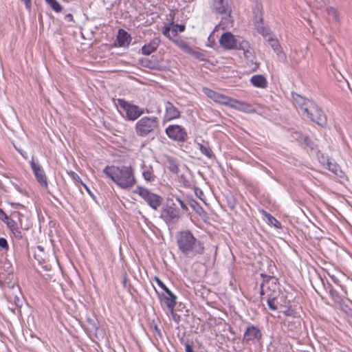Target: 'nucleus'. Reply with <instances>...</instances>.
<instances>
[{
	"label": "nucleus",
	"mask_w": 352,
	"mask_h": 352,
	"mask_svg": "<svg viewBox=\"0 0 352 352\" xmlns=\"http://www.w3.org/2000/svg\"><path fill=\"white\" fill-rule=\"evenodd\" d=\"M176 242L179 251L188 258L192 259L204 254L205 252L204 243L197 239L189 230L178 232Z\"/></svg>",
	"instance_id": "1"
},
{
	"label": "nucleus",
	"mask_w": 352,
	"mask_h": 352,
	"mask_svg": "<svg viewBox=\"0 0 352 352\" xmlns=\"http://www.w3.org/2000/svg\"><path fill=\"white\" fill-rule=\"evenodd\" d=\"M102 172L122 189L131 188L136 183L134 170L131 166H107Z\"/></svg>",
	"instance_id": "2"
},
{
	"label": "nucleus",
	"mask_w": 352,
	"mask_h": 352,
	"mask_svg": "<svg viewBox=\"0 0 352 352\" xmlns=\"http://www.w3.org/2000/svg\"><path fill=\"white\" fill-rule=\"evenodd\" d=\"M159 127V119L155 116H144L135 125L136 134L140 137H146Z\"/></svg>",
	"instance_id": "3"
},
{
	"label": "nucleus",
	"mask_w": 352,
	"mask_h": 352,
	"mask_svg": "<svg viewBox=\"0 0 352 352\" xmlns=\"http://www.w3.org/2000/svg\"><path fill=\"white\" fill-rule=\"evenodd\" d=\"M303 114L321 127L326 126L327 124V118L325 113L316 102H309Z\"/></svg>",
	"instance_id": "4"
},
{
	"label": "nucleus",
	"mask_w": 352,
	"mask_h": 352,
	"mask_svg": "<svg viewBox=\"0 0 352 352\" xmlns=\"http://www.w3.org/2000/svg\"><path fill=\"white\" fill-rule=\"evenodd\" d=\"M134 192L139 195L155 210H157L162 205L164 198L159 195L151 192L147 188L138 186Z\"/></svg>",
	"instance_id": "5"
},
{
	"label": "nucleus",
	"mask_w": 352,
	"mask_h": 352,
	"mask_svg": "<svg viewBox=\"0 0 352 352\" xmlns=\"http://www.w3.org/2000/svg\"><path fill=\"white\" fill-rule=\"evenodd\" d=\"M160 217L167 225L176 223L180 217L179 210L172 200H168L167 203L162 206Z\"/></svg>",
	"instance_id": "6"
},
{
	"label": "nucleus",
	"mask_w": 352,
	"mask_h": 352,
	"mask_svg": "<svg viewBox=\"0 0 352 352\" xmlns=\"http://www.w3.org/2000/svg\"><path fill=\"white\" fill-rule=\"evenodd\" d=\"M155 280L158 286L164 290V293L161 294H158L160 302L164 303L168 309L173 313L174 308L177 303V296L171 292V291L158 277L155 276Z\"/></svg>",
	"instance_id": "7"
},
{
	"label": "nucleus",
	"mask_w": 352,
	"mask_h": 352,
	"mask_svg": "<svg viewBox=\"0 0 352 352\" xmlns=\"http://www.w3.org/2000/svg\"><path fill=\"white\" fill-rule=\"evenodd\" d=\"M118 103L125 112V118L128 120L134 121L144 113V109L140 108L138 105L131 104L124 99L118 98Z\"/></svg>",
	"instance_id": "8"
},
{
	"label": "nucleus",
	"mask_w": 352,
	"mask_h": 352,
	"mask_svg": "<svg viewBox=\"0 0 352 352\" xmlns=\"http://www.w3.org/2000/svg\"><path fill=\"white\" fill-rule=\"evenodd\" d=\"M165 132L167 136L174 141L184 142L188 139V133L186 129L178 124L169 125L165 129Z\"/></svg>",
	"instance_id": "9"
},
{
	"label": "nucleus",
	"mask_w": 352,
	"mask_h": 352,
	"mask_svg": "<svg viewBox=\"0 0 352 352\" xmlns=\"http://www.w3.org/2000/svg\"><path fill=\"white\" fill-rule=\"evenodd\" d=\"M262 336L260 329L257 326L250 324L243 333V342L246 344H256L260 342Z\"/></svg>",
	"instance_id": "10"
},
{
	"label": "nucleus",
	"mask_w": 352,
	"mask_h": 352,
	"mask_svg": "<svg viewBox=\"0 0 352 352\" xmlns=\"http://www.w3.org/2000/svg\"><path fill=\"white\" fill-rule=\"evenodd\" d=\"M210 7L212 10L218 14L230 16L232 11L228 0H211Z\"/></svg>",
	"instance_id": "11"
},
{
	"label": "nucleus",
	"mask_w": 352,
	"mask_h": 352,
	"mask_svg": "<svg viewBox=\"0 0 352 352\" xmlns=\"http://www.w3.org/2000/svg\"><path fill=\"white\" fill-rule=\"evenodd\" d=\"M30 166L36 181L43 187L47 188L48 185L47 177L41 166L36 163L34 159L30 162Z\"/></svg>",
	"instance_id": "12"
},
{
	"label": "nucleus",
	"mask_w": 352,
	"mask_h": 352,
	"mask_svg": "<svg viewBox=\"0 0 352 352\" xmlns=\"http://www.w3.org/2000/svg\"><path fill=\"white\" fill-rule=\"evenodd\" d=\"M238 39L230 32L223 33L220 39L219 43L222 47L226 50H232L236 47V43Z\"/></svg>",
	"instance_id": "13"
},
{
	"label": "nucleus",
	"mask_w": 352,
	"mask_h": 352,
	"mask_svg": "<svg viewBox=\"0 0 352 352\" xmlns=\"http://www.w3.org/2000/svg\"><path fill=\"white\" fill-rule=\"evenodd\" d=\"M263 277V283H265V289L269 293L276 294L278 289V279L274 276H268L264 274H261Z\"/></svg>",
	"instance_id": "14"
},
{
	"label": "nucleus",
	"mask_w": 352,
	"mask_h": 352,
	"mask_svg": "<svg viewBox=\"0 0 352 352\" xmlns=\"http://www.w3.org/2000/svg\"><path fill=\"white\" fill-rule=\"evenodd\" d=\"M319 279L322 285L324 290L329 294L332 300L336 304H340L342 299L339 293L333 289V286L328 281L325 283L321 277H319Z\"/></svg>",
	"instance_id": "15"
},
{
	"label": "nucleus",
	"mask_w": 352,
	"mask_h": 352,
	"mask_svg": "<svg viewBox=\"0 0 352 352\" xmlns=\"http://www.w3.org/2000/svg\"><path fill=\"white\" fill-rule=\"evenodd\" d=\"M165 118L168 121L179 118L181 116L179 109L169 101L165 102Z\"/></svg>",
	"instance_id": "16"
},
{
	"label": "nucleus",
	"mask_w": 352,
	"mask_h": 352,
	"mask_svg": "<svg viewBox=\"0 0 352 352\" xmlns=\"http://www.w3.org/2000/svg\"><path fill=\"white\" fill-rule=\"evenodd\" d=\"M3 222L7 225L8 228L10 230L15 238L17 239H23V232L14 220L8 217V219H6Z\"/></svg>",
	"instance_id": "17"
},
{
	"label": "nucleus",
	"mask_w": 352,
	"mask_h": 352,
	"mask_svg": "<svg viewBox=\"0 0 352 352\" xmlns=\"http://www.w3.org/2000/svg\"><path fill=\"white\" fill-rule=\"evenodd\" d=\"M204 91L206 95L210 98L212 99L214 102L226 104L228 100H230V98L228 97L219 94L212 89L205 88Z\"/></svg>",
	"instance_id": "18"
},
{
	"label": "nucleus",
	"mask_w": 352,
	"mask_h": 352,
	"mask_svg": "<svg viewBox=\"0 0 352 352\" xmlns=\"http://www.w3.org/2000/svg\"><path fill=\"white\" fill-rule=\"evenodd\" d=\"M117 41L119 47H127L131 41V36L124 30L120 29L117 35Z\"/></svg>",
	"instance_id": "19"
},
{
	"label": "nucleus",
	"mask_w": 352,
	"mask_h": 352,
	"mask_svg": "<svg viewBox=\"0 0 352 352\" xmlns=\"http://www.w3.org/2000/svg\"><path fill=\"white\" fill-rule=\"evenodd\" d=\"M160 44L159 38H154L149 43L144 45L142 47V53L144 55L148 56L155 52Z\"/></svg>",
	"instance_id": "20"
},
{
	"label": "nucleus",
	"mask_w": 352,
	"mask_h": 352,
	"mask_svg": "<svg viewBox=\"0 0 352 352\" xmlns=\"http://www.w3.org/2000/svg\"><path fill=\"white\" fill-rule=\"evenodd\" d=\"M140 64L142 67L157 71H163L164 67L157 61L148 58L140 59Z\"/></svg>",
	"instance_id": "21"
},
{
	"label": "nucleus",
	"mask_w": 352,
	"mask_h": 352,
	"mask_svg": "<svg viewBox=\"0 0 352 352\" xmlns=\"http://www.w3.org/2000/svg\"><path fill=\"white\" fill-rule=\"evenodd\" d=\"M253 12V22L254 26L263 24V16L262 6L261 4H256L252 9Z\"/></svg>",
	"instance_id": "22"
},
{
	"label": "nucleus",
	"mask_w": 352,
	"mask_h": 352,
	"mask_svg": "<svg viewBox=\"0 0 352 352\" xmlns=\"http://www.w3.org/2000/svg\"><path fill=\"white\" fill-rule=\"evenodd\" d=\"M231 100L232 102V103L231 104V107H234L235 109H236L239 111L246 112V113H252V112L255 111L253 106L248 103H246L244 102H241V101H239L236 100Z\"/></svg>",
	"instance_id": "23"
},
{
	"label": "nucleus",
	"mask_w": 352,
	"mask_h": 352,
	"mask_svg": "<svg viewBox=\"0 0 352 352\" xmlns=\"http://www.w3.org/2000/svg\"><path fill=\"white\" fill-rule=\"evenodd\" d=\"M250 82L256 87L265 89L267 87V82L265 77L261 74L252 76Z\"/></svg>",
	"instance_id": "24"
},
{
	"label": "nucleus",
	"mask_w": 352,
	"mask_h": 352,
	"mask_svg": "<svg viewBox=\"0 0 352 352\" xmlns=\"http://www.w3.org/2000/svg\"><path fill=\"white\" fill-rule=\"evenodd\" d=\"M198 148L201 153L209 159L215 158V155L208 142L203 141V143H198Z\"/></svg>",
	"instance_id": "25"
},
{
	"label": "nucleus",
	"mask_w": 352,
	"mask_h": 352,
	"mask_svg": "<svg viewBox=\"0 0 352 352\" xmlns=\"http://www.w3.org/2000/svg\"><path fill=\"white\" fill-rule=\"evenodd\" d=\"M292 96L296 104L300 106L303 113L305 111V108L307 107L309 102H314L313 100L305 98L297 94H293Z\"/></svg>",
	"instance_id": "26"
},
{
	"label": "nucleus",
	"mask_w": 352,
	"mask_h": 352,
	"mask_svg": "<svg viewBox=\"0 0 352 352\" xmlns=\"http://www.w3.org/2000/svg\"><path fill=\"white\" fill-rule=\"evenodd\" d=\"M267 41L278 56L283 54L280 43L276 38L272 36H270L267 38Z\"/></svg>",
	"instance_id": "27"
},
{
	"label": "nucleus",
	"mask_w": 352,
	"mask_h": 352,
	"mask_svg": "<svg viewBox=\"0 0 352 352\" xmlns=\"http://www.w3.org/2000/svg\"><path fill=\"white\" fill-rule=\"evenodd\" d=\"M325 168L340 177H342L344 175V172L337 163L329 161Z\"/></svg>",
	"instance_id": "28"
},
{
	"label": "nucleus",
	"mask_w": 352,
	"mask_h": 352,
	"mask_svg": "<svg viewBox=\"0 0 352 352\" xmlns=\"http://www.w3.org/2000/svg\"><path fill=\"white\" fill-rule=\"evenodd\" d=\"M143 167L145 168L142 172V176L144 179L147 182H153L155 179V175L153 173L152 166H146L144 164Z\"/></svg>",
	"instance_id": "29"
},
{
	"label": "nucleus",
	"mask_w": 352,
	"mask_h": 352,
	"mask_svg": "<svg viewBox=\"0 0 352 352\" xmlns=\"http://www.w3.org/2000/svg\"><path fill=\"white\" fill-rule=\"evenodd\" d=\"M167 168L171 173L174 174H177L179 171L178 164L173 157L168 158Z\"/></svg>",
	"instance_id": "30"
},
{
	"label": "nucleus",
	"mask_w": 352,
	"mask_h": 352,
	"mask_svg": "<svg viewBox=\"0 0 352 352\" xmlns=\"http://www.w3.org/2000/svg\"><path fill=\"white\" fill-rule=\"evenodd\" d=\"M257 32L261 34L264 38H267L272 36V32L268 27L262 25H258L255 27Z\"/></svg>",
	"instance_id": "31"
},
{
	"label": "nucleus",
	"mask_w": 352,
	"mask_h": 352,
	"mask_svg": "<svg viewBox=\"0 0 352 352\" xmlns=\"http://www.w3.org/2000/svg\"><path fill=\"white\" fill-rule=\"evenodd\" d=\"M267 302L269 308L272 311L277 310V306L275 305V301L276 300V294L272 293L267 294Z\"/></svg>",
	"instance_id": "32"
},
{
	"label": "nucleus",
	"mask_w": 352,
	"mask_h": 352,
	"mask_svg": "<svg viewBox=\"0 0 352 352\" xmlns=\"http://www.w3.org/2000/svg\"><path fill=\"white\" fill-rule=\"evenodd\" d=\"M45 2L56 12L59 13L63 10V6L56 0H45Z\"/></svg>",
	"instance_id": "33"
},
{
	"label": "nucleus",
	"mask_w": 352,
	"mask_h": 352,
	"mask_svg": "<svg viewBox=\"0 0 352 352\" xmlns=\"http://www.w3.org/2000/svg\"><path fill=\"white\" fill-rule=\"evenodd\" d=\"M177 45L185 53L190 54L191 52H192V48L190 46V45L184 41H179L176 42Z\"/></svg>",
	"instance_id": "34"
},
{
	"label": "nucleus",
	"mask_w": 352,
	"mask_h": 352,
	"mask_svg": "<svg viewBox=\"0 0 352 352\" xmlns=\"http://www.w3.org/2000/svg\"><path fill=\"white\" fill-rule=\"evenodd\" d=\"M316 155H317V157H318V160L319 162L324 167H325L327 165V164H329L330 160H329L328 155L324 154L320 151H317Z\"/></svg>",
	"instance_id": "35"
},
{
	"label": "nucleus",
	"mask_w": 352,
	"mask_h": 352,
	"mask_svg": "<svg viewBox=\"0 0 352 352\" xmlns=\"http://www.w3.org/2000/svg\"><path fill=\"white\" fill-rule=\"evenodd\" d=\"M171 25H173L171 29V34L172 36H175L177 34V32H182L185 30L186 26L184 24H174L172 21Z\"/></svg>",
	"instance_id": "36"
},
{
	"label": "nucleus",
	"mask_w": 352,
	"mask_h": 352,
	"mask_svg": "<svg viewBox=\"0 0 352 352\" xmlns=\"http://www.w3.org/2000/svg\"><path fill=\"white\" fill-rule=\"evenodd\" d=\"M189 204L190 207L197 214L201 215L203 212H204V208L196 200L191 199Z\"/></svg>",
	"instance_id": "37"
},
{
	"label": "nucleus",
	"mask_w": 352,
	"mask_h": 352,
	"mask_svg": "<svg viewBox=\"0 0 352 352\" xmlns=\"http://www.w3.org/2000/svg\"><path fill=\"white\" fill-rule=\"evenodd\" d=\"M151 329L156 339H162L163 336L161 329L158 327L157 324L154 321L151 324Z\"/></svg>",
	"instance_id": "38"
},
{
	"label": "nucleus",
	"mask_w": 352,
	"mask_h": 352,
	"mask_svg": "<svg viewBox=\"0 0 352 352\" xmlns=\"http://www.w3.org/2000/svg\"><path fill=\"white\" fill-rule=\"evenodd\" d=\"M250 45L248 41H247L245 40L239 41L238 39L236 41V47H234V49L241 50L244 52V51L247 50L248 48H250Z\"/></svg>",
	"instance_id": "39"
},
{
	"label": "nucleus",
	"mask_w": 352,
	"mask_h": 352,
	"mask_svg": "<svg viewBox=\"0 0 352 352\" xmlns=\"http://www.w3.org/2000/svg\"><path fill=\"white\" fill-rule=\"evenodd\" d=\"M190 54L192 55L195 58H196L199 60H206L205 54L201 53L199 51H196L195 50H192V52H191Z\"/></svg>",
	"instance_id": "40"
},
{
	"label": "nucleus",
	"mask_w": 352,
	"mask_h": 352,
	"mask_svg": "<svg viewBox=\"0 0 352 352\" xmlns=\"http://www.w3.org/2000/svg\"><path fill=\"white\" fill-rule=\"evenodd\" d=\"M243 54L246 58L250 59L252 61L255 58L254 55V50L251 47L248 48L247 50L244 51Z\"/></svg>",
	"instance_id": "41"
},
{
	"label": "nucleus",
	"mask_w": 352,
	"mask_h": 352,
	"mask_svg": "<svg viewBox=\"0 0 352 352\" xmlns=\"http://www.w3.org/2000/svg\"><path fill=\"white\" fill-rule=\"evenodd\" d=\"M68 174L70 175V177H71L74 180H75V181H76L77 182H79V183H80V184H83V186H84L86 188H87V186H86V185H85V184H84L82 183V181L81 178L80 177V176H79L76 173H75V172H74V171H70L69 173H68Z\"/></svg>",
	"instance_id": "42"
},
{
	"label": "nucleus",
	"mask_w": 352,
	"mask_h": 352,
	"mask_svg": "<svg viewBox=\"0 0 352 352\" xmlns=\"http://www.w3.org/2000/svg\"><path fill=\"white\" fill-rule=\"evenodd\" d=\"M0 248L6 251L8 250L9 245H8L7 240L5 238H3V237L0 238Z\"/></svg>",
	"instance_id": "43"
},
{
	"label": "nucleus",
	"mask_w": 352,
	"mask_h": 352,
	"mask_svg": "<svg viewBox=\"0 0 352 352\" xmlns=\"http://www.w3.org/2000/svg\"><path fill=\"white\" fill-rule=\"evenodd\" d=\"M180 179L181 182L183 183L184 186H185L186 188H190L191 186L190 182L188 179H187L184 175H181Z\"/></svg>",
	"instance_id": "44"
},
{
	"label": "nucleus",
	"mask_w": 352,
	"mask_h": 352,
	"mask_svg": "<svg viewBox=\"0 0 352 352\" xmlns=\"http://www.w3.org/2000/svg\"><path fill=\"white\" fill-rule=\"evenodd\" d=\"M176 200L178 201L183 210H184L185 212H187L188 210L186 204L183 200H182L179 197H176Z\"/></svg>",
	"instance_id": "45"
},
{
	"label": "nucleus",
	"mask_w": 352,
	"mask_h": 352,
	"mask_svg": "<svg viewBox=\"0 0 352 352\" xmlns=\"http://www.w3.org/2000/svg\"><path fill=\"white\" fill-rule=\"evenodd\" d=\"M171 29L170 27L168 26H166L163 28V30H162V34L166 36L167 38H171V36L170 34V32L171 31Z\"/></svg>",
	"instance_id": "46"
},
{
	"label": "nucleus",
	"mask_w": 352,
	"mask_h": 352,
	"mask_svg": "<svg viewBox=\"0 0 352 352\" xmlns=\"http://www.w3.org/2000/svg\"><path fill=\"white\" fill-rule=\"evenodd\" d=\"M305 144L309 146L311 149H315L316 148V145L313 142L312 140H311L309 138H308L307 137L305 138Z\"/></svg>",
	"instance_id": "47"
},
{
	"label": "nucleus",
	"mask_w": 352,
	"mask_h": 352,
	"mask_svg": "<svg viewBox=\"0 0 352 352\" xmlns=\"http://www.w3.org/2000/svg\"><path fill=\"white\" fill-rule=\"evenodd\" d=\"M261 291H260V295L261 296H264V295H267V294H270L267 289H265V283H262L261 284Z\"/></svg>",
	"instance_id": "48"
},
{
	"label": "nucleus",
	"mask_w": 352,
	"mask_h": 352,
	"mask_svg": "<svg viewBox=\"0 0 352 352\" xmlns=\"http://www.w3.org/2000/svg\"><path fill=\"white\" fill-rule=\"evenodd\" d=\"M14 302L16 305V306L19 307H21L22 306V304H23L22 303V300L19 297H18L16 296H15L14 298Z\"/></svg>",
	"instance_id": "49"
},
{
	"label": "nucleus",
	"mask_w": 352,
	"mask_h": 352,
	"mask_svg": "<svg viewBox=\"0 0 352 352\" xmlns=\"http://www.w3.org/2000/svg\"><path fill=\"white\" fill-rule=\"evenodd\" d=\"M267 217H268V219L272 222L273 223V221H275L276 223H277L278 225L276 224H274V226L276 227V228H280V223L279 221H278L274 217H272L271 214H267Z\"/></svg>",
	"instance_id": "50"
},
{
	"label": "nucleus",
	"mask_w": 352,
	"mask_h": 352,
	"mask_svg": "<svg viewBox=\"0 0 352 352\" xmlns=\"http://www.w3.org/2000/svg\"><path fill=\"white\" fill-rule=\"evenodd\" d=\"M122 283L124 287H125V288L127 287L128 280H127V276H126V272H124L122 274Z\"/></svg>",
	"instance_id": "51"
},
{
	"label": "nucleus",
	"mask_w": 352,
	"mask_h": 352,
	"mask_svg": "<svg viewBox=\"0 0 352 352\" xmlns=\"http://www.w3.org/2000/svg\"><path fill=\"white\" fill-rule=\"evenodd\" d=\"M8 217L7 214L0 208V219L4 221L6 219H8Z\"/></svg>",
	"instance_id": "52"
},
{
	"label": "nucleus",
	"mask_w": 352,
	"mask_h": 352,
	"mask_svg": "<svg viewBox=\"0 0 352 352\" xmlns=\"http://www.w3.org/2000/svg\"><path fill=\"white\" fill-rule=\"evenodd\" d=\"M21 1L24 3V4L25 6V8L28 10H31V8H32V0H21Z\"/></svg>",
	"instance_id": "53"
},
{
	"label": "nucleus",
	"mask_w": 352,
	"mask_h": 352,
	"mask_svg": "<svg viewBox=\"0 0 352 352\" xmlns=\"http://www.w3.org/2000/svg\"><path fill=\"white\" fill-rule=\"evenodd\" d=\"M15 149L22 155V157L25 159L28 158L26 152L23 151L22 149L16 147L15 145L14 146Z\"/></svg>",
	"instance_id": "54"
},
{
	"label": "nucleus",
	"mask_w": 352,
	"mask_h": 352,
	"mask_svg": "<svg viewBox=\"0 0 352 352\" xmlns=\"http://www.w3.org/2000/svg\"><path fill=\"white\" fill-rule=\"evenodd\" d=\"M65 20L68 21V22H74L73 15L72 14H70V13L67 14L65 16Z\"/></svg>",
	"instance_id": "55"
},
{
	"label": "nucleus",
	"mask_w": 352,
	"mask_h": 352,
	"mask_svg": "<svg viewBox=\"0 0 352 352\" xmlns=\"http://www.w3.org/2000/svg\"><path fill=\"white\" fill-rule=\"evenodd\" d=\"M185 348L186 352H194L192 347L189 344H186Z\"/></svg>",
	"instance_id": "56"
},
{
	"label": "nucleus",
	"mask_w": 352,
	"mask_h": 352,
	"mask_svg": "<svg viewBox=\"0 0 352 352\" xmlns=\"http://www.w3.org/2000/svg\"><path fill=\"white\" fill-rule=\"evenodd\" d=\"M211 36H212V35L210 34V35L209 36V37H208V40H209V41H212V38H211Z\"/></svg>",
	"instance_id": "57"
},
{
	"label": "nucleus",
	"mask_w": 352,
	"mask_h": 352,
	"mask_svg": "<svg viewBox=\"0 0 352 352\" xmlns=\"http://www.w3.org/2000/svg\"><path fill=\"white\" fill-rule=\"evenodd\" d=\"M211 36H212V35L210 34V35L209 36V37H208V40H209V41H212V38H211Z\"/></svg>",
	"instance_id": "58"
},
{
	"label": "nucleus",
	"mask_w": 352,
	"mask_h": 352,
	"mask_svg": "<svg viewBox=\"0 0 352 352\" xmlns=\"http://www.w3.org/2000/svg\"><path fill=\"white\" fill-rule=\"evenodd\" d=\"M38 248L41 250H43V248L41 246H38Z\"/></svg>",
	"instance_id": "59"
},
{
	"label": "nucleus",
	"mask_w": 352,
	"mask_h": 352,
	"mask_svg": "<svg viewBox=\"0 0 352 352\" xmlns=\"http://www.w3.org/2000/svg\"><path fill=\"white\" fill-rule=\"evenodd\" d=\"M317 292H318V294H319L320 296H321V294H320V293L319 292H318V291H317Z\"/></svg>",
	"instance_id": "60"
}]
</instances>
